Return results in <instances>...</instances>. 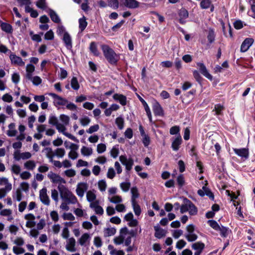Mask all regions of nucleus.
<instances>
[{"instance_id": "nucleus-1", "label": "nucleus", "mask_w": 255, "mask_h": 255, "mask_svg": "<svg viewBox=\"0 0 255 255\" xmlns=\"http://www.w3.org/2000/svg\"><path fill=\"white\" fill-rule=\"evenodd\" d=\"M58 189L60 193V196L63 201H66L69 204H75L78 203V206L81 207L78 203V199L74 194L66 186L59 185Z\"/></svg>"}, {"instance_id": "nucleus-2", "label": "nucleus", "mask_w": 255, "mask_h": 255, "mask_svg": "<svg viewBox=\"0 0 255 255\" xmlns=\"http://www.w3.org/2000/svg\"><path fill=\"white\" fill-rule=\"evenodd\" d=\"M48 123L50 125L55 126L59 132L62 133L69 139L76 142H79V140L75 136L70 133L66 132V128H64L63 125H61V123L58 122V119L55 116L51 115L49 116Z\"/></svg>"}, {"instance_id": "nucleus-3", "label": "nucleus", "mask_w": 255, "mask_h": 255, "mask_svg": "<svg viewBox=\"0 0 255 255\" xmlns=\"http://www.w3.org/2000/svg\"><path fill=\"white\" fill-rule=\"evenodd\" d=\"M104 55L109 63L116 65L120 59L119 54H117L113 49L106 44L101 46Z\"/></svg>"}, {"instance_id": "nucleus-4", "label": "nucleus", "mask_w": 255, "mask_h": 255, "mask_svg": "<svg viewBox=\"0 0 255 255\" xmlns=\"http://www.w3.org/2000/svg\"><path fill=\"white\" fill-rule=\"evenodd\" d=\"M197 208L192 202L187 199L184 200V204L180 207L181 214L188 212L190 215H195L197 213Z\"/></svg>"}, {"instance_id": "nucleus-5", "label": "nucleus", "mask_w": 255, "mask_h": 255, "mask_svg": "<svg viewBox=\"0 0 255 255\" xmlns=\"http://www.w3.org/2000/svg\"><path fill=\"white\" fill-rule=\"evenodd\" d=\"M66 142H65V145H66ZM65 147L66 148L68 147L69 148H70L71 149L70 151H69V152L68 153V157L69 158H70L72 160H75L78 158V153L77 152V151L79 148L78 145L73 143H71L70 144V145H69V146H68L67 145H65Z\"/></svg>"}, {"instance_id": "nucleus-6", "label": "nucleus", "mask_w": 255, "mask_h": 255, "mask_svg": "<svg viewBox=\"0 0 255 255\" xmlns=\"http://www.w3.org/2000/svg\"><path fill=\"white\" fill-rule=\"evenodd\" d=\"M48 178L51 182L54 184H65L66 181L62 178L59 175L55 173L52 171L48 172L47 174Z\"/></svg>"}, {"instance_id": "nucleus-7", "label": "nucleus", "mask_w": 255, "mask_h": 255, "mask_svg": "<svg viewBox=\"0 0 255 255\" xmlns=\"http://www.w3.org/2000/svg\"><path fill=\"white\" fill-rule=\"evenodd\" d=\"M128 234V230L127 227L122 228L120 231V235L119 236L116 237L114 239V242L117 245L123 244L127 235Z\"/></svg>"}, {"instance_id": "nucleus-8", "label": "nucleus", "mask_w": 255, "mask_h": 255, "mask_svg": "<svg viewBox=\"0 0 255 255\" xmlns=\"http://www.w3.org/2000/svg\"><path fill=\"white\" fill-rule=\"evenodd\" d=\"M120 161L126 166V169L129 171L133 165V160L131 158H127L126 155H121L119 157Z\"/></svg>"}, {"instance_id": "nucleus-9", "label": "nucleus", "mask_w": 255, "mask_h": 255, "mask_svg": "<svg viewBox=\"0 0 255 255\" xmlns=\"http://www.w3.org/2000/svg\"><path fill=\"white\" fill-rule=\"evenodd\" d=\"M39 199L41 202L46 206H49L50 200L47 195V190L45 187L43 188L39 191Z\"/></svg>"}, {"instance_id": "nucleus-10", "label": "nucleus", "mask_w": 255, "mask_h": 255, "mask_svg": "<svg viewBox=\"0 0 255 255\" xmlns=\"http://www.w3.org/2000/svg\"><path fill=\"white\" fill-rule=\"evenodd\" d=\"M9 57L12 65L19 66H23L25 65V62L23 61L22 58L17 56L13 52L10 53Z\"/></svg>"}, {"instance_id": "nucleus-11", "label": "nucleus", "mask_w": 255, "mask_h": 255, "mask_svg": "<svg viewBox=\"0 0 255 255\" xmlns=\"http://www.w3.org/2000/svg\"><path fill=\"white\" fill-rule=\"evenodd\" d=\"M88 185L86 182H80L77 185L76 193L77 195L82 198L84 195L85 192L88 189Z\"/></svg>"}, {"instance_id": "nucleus-12", "label": "nucleus", "mask_w": 255, "mask_h": 255, "mask_svg": "<svg viewBox=\"0 0 255 255\" xmlns=\"http://www.w3.org/2000/svg\"><path fill=\"white\" fill-rule=\"evenodd\" d=\"M24 218L27 220L25 224L26 227L31 228L35 226V216L33 214L31 213L27 214L24 215Z\"/></svg>"}, {"instance_id": "nucleus-13", "label": "nucleus", "mask_w": 255, "mask_h": 255, "mask_svg": "<svg viewBox=\"0 0 255 255\" xmlns=\"http://www.w3.org/2000/svg\"><path fill=\"white\" fill-rule=\"evenodd\" d=\"M235 153L242 158L247 159L249 156V151L248 148H233Z\"/></svg>"}, {"instance_id": "nucleus-14", "label": "nucleus", "mask_w": 255, "mask_h": 255, "mask_svg": "<svg viewBox=\"0 0 255 255\" xmlns=\"http://www.w3.org/2000/svg\"><path fill=\"white\" fill-rule=\"evenodd\" d=\"M197 66L200 73L209 80H212V76L208 72L205 65L201 62L197 63Z\"/></svg>"}, {"instance_id": "nucleus-15", "label": "nucleus", "mask_w": 255, "mask_h": 255, "mask_svg": "<svg viewBox=\"0 0 255 255\" xmlns=\"http://www.w3.org/2000/svg\"><path fill=\"white\" fill-rule=\"evenodd\" d=\"M86 199L90 204L100 201L97 199L96 191L95 189L89 190L86 192Z\"/></svg>"}, {"instance_id": "nucleus-16", "label": "nucleus", "mask_w": 255, "mask_h": 255, "mask_svg": "<svg viewBox=\"0 0 255 255\" xmlns=\"http://www.w3.org/2000/svg\"><path fill=\"white\" fill-rule=\"evenodd\" d=\"M89 207L97 215H102L104 214V209L100 206V201H96L94 203L90 204Z\"/></svg>"}, {"instance_id": "nucleus-17", "label": "nucleus", "mask_w": 255, "mask_h": 255, "mask_svg": "<svg viewBox=\"0 0 255 255\" xmlns=\"http://www.w3.org/2000/svg\"><path fill=\"white\" fill-rule=\"evenodd\" d=\"M247 232L249 234L247 236L248 245L253 248H255V232H253L250 229L247 230Z\"/></svg>"}, {"instance_id": "nucleus-18", "label": "nucleus", "mask_w": 255, "mask_h": 255, "mask_svg": "<svg viewBox=\"0 0 255 255\" xmlns=\"http://www.w3.org/2000/svg\"><path fill=\"white\" fill-rule=\"evenodd\" d=\"M254 40L251 38H246L241 46V52H246L254 43Z\"/></svg>"}, {"instance_id": "nucleus-19", "label": "nucleus", "mask_w": 255, "mask_h": 255, "mask_svg": "<svg viewBox=\"0 0 255 255\" xmlns=\"http://www.w3.org/2000/svg\"><path fill=\"white\" fill-rule=\"evenodd\" d=\"M152 110L155 116H163L164 115L162 108L159 103L156 101L153 103Z\"/></svg>"}, {"instance_id": "nucleus-20", "label": "nucleus", "mask_w": 255, "mask_h": 255, "mask_svg": "<svg viewBox=\"0 0 255 255\" xmlns=\"http://www.w3.org/2000/svg\"><path fill=\"white\" fill-rule=\"evenodd\" d=\"M192 248L195 251L194 255H200L205 248V244L202 242H198L193 244Z\"/></svg>"}, {"instance_id": "nucleus-21", "label": "nucleus", "mask_w": 255, "mask_h": 255, "mask_svg": "<svg viewBox=\"0 0 255 255\" xmlns=\"http://www.w3.org/2000/svg\"><path fill=\"white\" fill-rule=\"evenodd\" d=\"M76 240L72 237L67 239L66 245V249L67 251L74 252L76 251L75 248Z\"/></svg>"}, {"instance_id": "nucleus-22", "label": "nucleus", "mask_w": 255, "mask_h": 255, "mask_svg": "<svg viewBox=\"0 0 255 255\" xmlns=\"http://www.w3.org/2000/svg\"><path fill=\"white\" fill-rule=\"evenodd\" d=\"M182 143V138L180 134L174 138L172 142L171 148L174 151H177L180 148V145Z\"/></svg>"}, {"instance_id": "nucleus-23", "label": "nucleus", "mask_w": 255, "mask_h": 255, "mask_svg": "<svg viewBox=\"0 0 255 255\" xmlns=\"http://www.w3.org/2000/svg\"><path fill=\"white\" fill-rule=\"evenodd\" d=\"M62 40L67 49H70L72 47V38L68 32L65 33L63 35Z\"/></svg>"}, {"instance_id": "nucleus-24", "label": "nucleus", "mask_w": 255, "mask_h": 255, "mask_svg": "<svg viewBox=\"0 0 255 255\" xmlns=\"http://www.w3.org/2000/svg\"><path fill=\"white\" fill-rule=\"evenodd\" d=\"M47 12L49 14L52 21L56 23H60L61 22V19L59 16L54 10L49 8Z\"/></svg>"}, {"instance_id": "nucleus-25", "label": "nucleus", "mask_w": 255, "mask_h": 255, "mask_svg": "<svg viewBox=\"0 0 255 255\" xmlns=\"http://www.w3.org/2000/svg\"><path fill=\"white\" fill-rule=\"evenodd\" d=\"M154 229L155 230L154 236L156 238L161 239L166 236V231L160 228L158 226H154Z\"/></svg>"}, {"instance_id": "nucleus-26", "label": "nucleus", "mask_w": 255, "mask_h": 255, "mask_svg": "<svg viewBox=\"0 0 255 255\" xmlns=\"http://www.w3.org/2000/svg\"><path fill=\"white\" fill-rule=\"evenodd\" d=\"M0 27L1 30L5 32L6 33H12L13 32V28L12 26L6 22H3L2 21H0Z\"/></svg>"}, {"instance_id": "nucleus-27", "label": "nucleus", "mask_w": 255, "mask_h": 255, "mask_svg": "<svg viewBox=\"0 0 255 255\" xmlns=\"http://www.w3.org/2000/svg\"><path fill=\"white\" fill-rule=\"evenodd\" d=\"M46 156L50 161H53V158L54 157V151L50 147H46L43 150Z\"/></svg>"}, {"instance_id": "nucleus-28", "label": "nucleus", "mask_w": 255, "mask_h": 255, "mask_svg": "<svg viewBox=\"0 0 255 255\" xmlns=\"http://www.w3.org/2000/svg\"><path fill=\"white\" fill-rule=\"evenodd\" d=\"M113 98L115 100L119 101L122 106L127 104V98L123 95L115 94L113 95Z\"/></svg>"}, {"instance_id": "nucleus-29", "label": "nucleus", "mask_w": 255, "mask_h": 255, "mask_svg": "<svg viewBox=\"0 0 255 255\" xmlns=\"http://www.w3.org/2000/svg\"><path fill=\"white\" fill-rule=\"evenodd\" d=\"M179 22L181 24L185 22V19L188 17V12L185 9H181L179 12Z\"/></svg>"}, {"instance_id": "nucleus-30", "label": "nucleus", "mask_w": 255, "mask_h": 255, "mask_svg": "<svg viewBox=\"0 0 255 255\" xmlns=\"http://www.w3.org/2000/svg\"><path fill=\"white\" fill-rule=\"evenodd\" d=\"M67 101L66 99L60 96L56 101H53V103L55 107L59 108L60 106H65Z\"/></svg>"}, {"instance_id": "nucleus-31", "label": "nucleus", "mask_w": 255, "mask_h": 255, "mask_svg": "<svg viewBox=\"0 0 255 255\" xmlns=\"http://www.w3.org/2000/svg\"><path fill=\"white\" fill-rule=\"evenodd\" d=\"M90 239V235L88 233H84L80 238L78 242L81 246H85L87 242H89Z\"/></svg>"}, {"instance_id": "nucleus-32", "label": "nucleus", "mask_w": 255, "mask_h": 255, "mask_svg": "<svg viewBox=\"0 0 255 255\" xmlns=\"http://www.w3.org/2000/svg\"><path fill=\"white\" fill-rule=\"evenodd\" d=\"M124 4L129 8H135L138 6V2L135 0H125Z\"/></svg>"}, {"instance_id": "nucleus-33", "label": "nucleus", "mask_w": 255, "mask_h": 255, "mask_svg": "<svg viewBox=\"0 0 255 255\" xmlns=\"http://www.w3.org/2000/svg\"><path fill=\"white\" fill-rule=\"evenodd\" d=\"M2 185H4V187L7 190H11L12 189V185L6 177H1L0 178V186Z\"/></svg>"}, {"instance_id": "nucleus-34", "label": "nucleus", "mask_w": 255, "mask_h": 255, "mask_svg": "<svg viewBox=\"0 0 255 255\" xmlns=\"http://www.w3.org/2000/svg\"><path fill=\"white\" fill-rule=\"evenodd\" d=\"M81 153L84 156H89L93 154V149L90 147L83 146L81 148Z\"/></svg>"}, {"instance_id": "nucleus-35", "label": "nucleus", "mask_w": 255, "mask_h": 255, "mask_svg": "<svg viewBox=\"0 0 255 255\" xmlns=\"http://www.w3.org/2000/svg\"><path fill=\"white\" fill-rule=\"evenodd\" d=\"M108 200L112 203L118 204L123 202V199L120 195H114L113 196H108Z\"/></svg>"}, {"instance_id": "nucleus-36", "label": "nucleus", "mask_w": 255, "mask_h": 255, "mask_svg": "<svg viewBox=\"0 0 255 255\" xmlns=\"http://www.w3.org/2000/svg\"><path fill=\"white\" fill-rule=\"evenodd\" d=\"M59 120L62 122L61 125H63L64 128H66V126H68L69 124L70 118L66 115H60L59 116Z\"/></svg>"}, {"instance_id": "nucleus-37", "label": "nucleus", "mask_w": 255, "mask_h": 255, "mask_svg": "<svg viewBox=\"0 0 255 255\" xmlns=\"http://www.w3.org/2000/svg\"><path fill=\"white\" fill-rule=\"evenodd\" d=\"M130 192L131 193V203L135 202L136 199L139 197L138 189L136 187H133L131 188Z\"/></svg>"}, {"instance_id": "nucleus-38", "label": "nucleus", "mask_w": 255, "mask_h": 255, "mask_svg": "<svg viewBox=\"0 0 255 255\" xmlns=\"http://www.w3.org/2000/svg\"><path fill=\"white\" fill-rule=\"evenodd\" d=\"M97 184L98 189L101 192H104L106 191L107 187V184L105 179L100 180L98 181Z\"/></svg>"}, {"instance_id": "nucleus-39", "label": "nucleus", "mask_w": 255, "mask_h": 255, "mask_svg": "<svg viewBox=\"0 0 255 255\" xmlns=\"http://www.w3.org/2000/svg\"><path fill=\"white\" fill-rule=\"evenodd\" d=\"M90 50L94 55L98 56L100 55V52L97 48V46L95 42H92L90 43L89 47Z\"/></svg>"}, {"instance_id": "nucleus-40", "label": "nucleus", "mask_w": 255, "mask_h": 255, "mask_svg": "<svg viewBox=\"0 0 255 255\" xmlns=\"http://www.w3.org/2000/svg\"><path fill=\"white\" fill-rule=\"evenodd\" d=\"M24 167L26 169L33 170L36 167V163L34 160H29L24 163Z\"/></svg>"}, {"instance_id": "nucleus-41", "label": "nucleus", "mask_w": 255, "mask_h": 255, "mask_svg": "<svg viewBox=\"0 0 255 255\" xmlns=\"http://www.w3.org/2000/svg\"><path fill=\"white\" fill-rule=\"evenodd\" d=\"M54 157L56 156L59 158H63L65 154V150L63 148H57L54 150Z\"/></svg>"}, {"instance_id": "nucleus-42", "label": "nucleus", "mask_w": 255, "mask_h": 255, "mask_svg": "<svg viewBox=\"0 0 255 255\" xmlns=\"http://www.w3.org/2000/svg\"><path fill=\"white\" fill-rule=\"evenodd\" d=\"M116 233V230L114 228H108L104 230V235L106 237L113 236Z\"/></svg>"}, {"instance_id": "nucleus-43", "label": "nucleus", "mask_w": 255, "mask_h": 255, "mask_svg": "<svg viewBox=\"0 0 255 255\" xmlns=\"http://www.w3.org/2000/svg\"><path fill=\"white\" fill-rule=\"evenodd\" d=\"M31 157V154L29 152H22L19 154L18 157H15V158L17 160H19L20 159L25 160L29 159Z\"/></svg>"}, {"instance_id": "nucleus-44", "label": "nucleus", "mask_w": 255, "mask_h": 255, "mask_svg": "<svg viewBox=\"0 0 255 255\" xmlns=\"http://www.w3.org/2000/svg\"><path fill=\"white\" fill-rule=\"evenodd\" d=\"M217 231H219L220 235L223 237H227L229 232V228L223 226H220L219 229Z\"/></svg>"}, {"instance_id": "nucleus-45", "label": "nucleus", "mask_w": 255, "mask_h": 255, "mask_svg": "<svg viewBox=\"0 0 255 255\" xmlns=\"http://www.w3.org/2000/svg\"><path fill=\"white\" fill-rule=\"evenodd\" d=\"M131 204L135 215L137 216H139L141 212L140 206L136 203V202H132L131 203Z\"/></svg>"}, {"instance_id": "nucleus-46", "label": "nucleus", "mask_w": 255, "mask_h": 255, "mask_svg": "<svg viewBox=\"0 0 255 255\" xmlns=\"http://www.w3.org/2000/svg\"><path fill=\"white\" fill-rule=\"evenodd\" d=\"M215 38V34L213 29L209 28L207 35V39L210 43H212Z\"/></svg>"}, {"instance_id": "nucleus-47", "label": "nucleus", "mask_w": 255, "mask_h": 255, "mask_svg": "<svg viewBox=\"0 0 255 255\" xmlns=\"http://www.w3.org/2000/svg\"><path fill=\"white\" fill-rule=\"evenodd\" d=\"M43 33L41 32L40 34H34L32 31L29 32V35L31 36V38L33 41L40 42L41 41V38L40 35H43Z\"/></svg>"}, {"instance_id": "nucleus-48", "label": "nucleus", "mask_w": 255, "mask_h": 255, "mask_svg": "<svg viewBox=\"0 0 255 255\" xmlns=\"http://www.w3.org/2000/svg\"><path fill=\"white\" fill-rule=\"evenodd\" d=\"M71 86L74 90H78L80 88V85L77 78L73 77L71 80Z\"/></svg>"}, {"instance_id": "nucleus-49", "label": "nucleus", "mask_w": 255, "mask_h": 255, "mask_svg": "<svg viewBox=\"0 0 255 255\" xmlns=\"http://www.w3.org/2000/svg\"><path fill=\"white\" fill-rule=\"evenodd\" d=\"M186 239L189 242H193L197 240V236L194 232L187 233L185 235Z\"/></svg>"}, {"instance_id": "nucleus-50", "label": "nucleus", "mask_w": 255, "mask_h": 255, "mask_svg": "<svg viewBox=\"0 0 255 255\" xmlns=\"http://www.w3.org/2000/svg\"><path fill=\"white\" fill-rule=\"evenodd\" d=\"M79 28L81 31H83L87 26V22L85 17L79 19Z\"/></svg>"}, {"instance_id": "nucleus-51", "label": "nucleus", "mask_w": 255, "mask_h": 255, "mask_svg": "<svg viewBox=\"0 0 255 255\" xmlns=\"http://www.w3.org/2000/svg\"><path fill=\"white\" fill-rule=\"evenodd\" d=\"M120 186L123 191L127 192L129 189L130 183L129 182H123L120 183Z\"/></svg>"}, {"instance_id": "nucleus-52", "label": "nucleus", "mask_w": 255, "mask_h": 255, "mask_svg": "<svg viewBox=\"0 0 255 255\" xmlns=\"http://www.w3.org/2000/svg\"><path fill=\"white\" fill-rule=\"evenodd\" d=\"M91 122V119L87 116H84L80 119V123L82 126L85 127Z\"/></svg>"}, {"instance_id": "nucleus-53", "label": "nucleus", "mask_w": 255, "mask_h": 255, "mask_svg": "<svg viewBox=\"0 0 255 255\" xmlns=\"http://www.w3.org/2000/svg\"><path fill=\"white\" fill-rule=\"evenodd\" d=\"M11 172L16 175H20L21 168L19 165L17 164H13L11 167Z\"/></svg>"}, {"instance_id": "nucleus-54", "label": "nucleus", "mask_w": 255, "mask_h": 255, "mask_svg": "<svg viewBox=\"0 0 255 255\" xmlns=\"http://www.w3.org/2000/svg\"><path fill=\"white\" fill-rule=\"evenodd\" d=\"M11 51L3 44H0V53L7 54L8 56L11 53Z\"/></svg>"}, {"instance_id": "nucleus-55", "label": "nucleus", "mask_w": 255, "mask_h": 255, "mask_svg": "<svg viewBox=\"0 0 255 255\" xmlns=\"http://www.w3.org/2000/svg\"><path fill=\"white\" fill-rule=\"evenodd\" d=\"M116 124L120 129H122L124 127V120L122 117H118L116 119Z\"/></svg>"}, {"instance_id": "nucleus-56", "label": "nucleus", "mask_w": 255, "mask_h": 255, "mask_svg": "<svg viewBox=\"0 0 255 255\" xmlns=\"http://www.w3.org/2000/svg\"><path fill=\"white\" fill-rule=\"evenodd\" d=\"M110 154L112 157L115 158L118 157L119 154V150L118 146H114L112 148Z\"/></svg>"}, {"instance_id": "nucleus-57", "label": "nucleus", "mask_w": 255, "mask_h": 255, "mask_svg": "<svg viewBox=\"0 0 255 255\" xmlns=\"http://www.w3.org/2000/svg\"><path fill=\"white\" fill-rule=\"evenodd\" d=\"M211 4V0H202L200 2V6L202 9L209 8Z\"/></svg>"}, {"instance_id": "nucleus-58", "label": "nucleus", "mask_w": 255, "mask_h": 255, "mask_svg": "<svg viewBox=\"0 0 255 255\" xmlns=\"http://www.w3.org/2000/svg\"><path fill=\"white\" fill-rule=\"evenodd\" d=\"M224 107L221 104H217L215 105L214 111L215 112V114L219 115L222 114V111L224 110Z\"/></svg>"}, {"instance_id": "nucleus-59", "label": "nucleus", "mask_w": 255, "mask_h": 255, "mask_svg": "<svg viewBox=\"0 0 255 255\" xmlns=\"http://www.w3.org/2000/svg\"><path fill=\"white\" fill-rule=\"evenodd\" d=\"M36 5L38 8L42 9H45L47 8L45 0H38Z\"/></svg>"}, {"instance_id": "nucleus-60", "label": "nucleus", "mask_w": 255, "mask_h": 255, "mask_svg": "<svg viewBox=\"0 0 255 255\" xmlns=\"http://www.w3.org/2000/svg\"><path fill=\"white\" fill-rule=\"evenodd\" d=\"M99 126L98 124L91 126L88 129L86 130V132L88 133L92 134L95 132L97 131L99 129Z\"/></svg>"}, {"instance_id": "nucleus-61", "label": "nucleus", "mask_w": 255, "mask_h": 255, "mask_svg": "<svg viewBox=\"0 0 255 255\" xmlns=\"http://www.w3.org/2000/svg\"><path fill=\"white\" fill-rule=\"evenodd\" d=\"M59 193L57 190L52 189L51 190V198L56 202L57 203L59 201Z\"/></svg>"}, {"instance_id": "nucleus-62", "label": "nucleus", "mask_w": 255, "mask_h": 255, "mask_svg": "<svg viewBox=\"0 0 255 255\" xmlns=\"http://www.w3.org/2000/svg\"><path fill=\"white\" fill-rule=\"evenodd\" d=\"M208 223L211 227H212L216 231L218 230L219 229V227L220 226L215 220H209L208 221Z\"/></svg>"}, {"instance_id": "nucleus-63", "label": "nucleus", "mask_w": 255, "mask_h": 255, "mask_svg": "<svg viewBox=\"0 0 255 255\" xmlns=\"http://www.w3.org/2000/svg\"><path fill=\"white\" fill-rule=\"evenodd\" d=\"M13 198L14 200L18 202L20 201L22 198V194L20 190H17L15 194L13 195Z\"/></svg>"}, {"instance_id": "nucleus-64", "label": "nucleus", "mask_w": 255, "mask_h": 255, "mask_svg": "<svg viewBox=\"0 0 255 255\" xmlns=\"http://www.w3.org/2000/svg\"><path fill=\"white\" fill-rule=\"evenodd\" d=\"M30 81L35 86H38L42 82V79L38 76H34Z\"/></svg>"}]
</instances>
